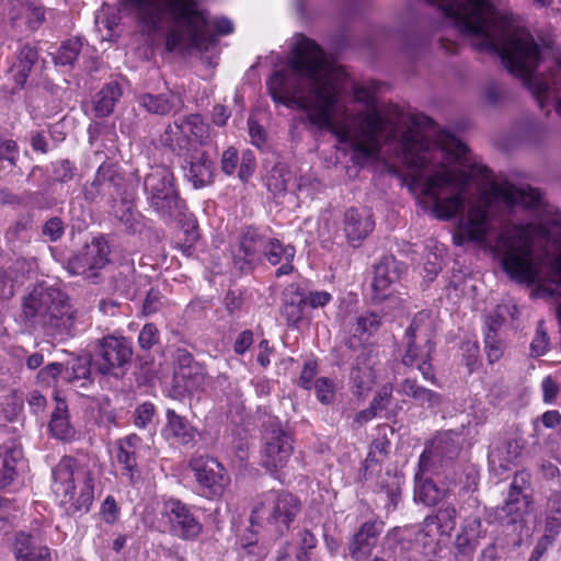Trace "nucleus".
I'll list each match as a JSON object with an SVG mask.
<instances>
[{"mask_svg": "<svg viewBox=\"0 0 561 561\" xmlns=\"http://www.w3.org/2000/svg\"><path fill=\"white\" fill-rule=\"evenodd\" d=\"M518 438H506L494 446L489 453V467L496 474L512 469L523 450Z\"/></svg>", "mask_w": 561, "mask_h": 561, "instance_id": "obj_20", "label": "nucleus"}, {"mask_svg": "<svg viewBox=\"0 0 561 561\" xmlns=\"http://www.w3.org/2000/svg\"><path fill=\"white\" fill-rule=\"evenodd\" d=\"M317 399L323 404H330L335 397V387L332 380L327 377L318 378L314 381Z\"/></svg>", "mask_w": 561, "mask_h": 561, "instance_id": "obj_46", "label": "nucleus"}, {"mask_svg": "<svg viewBox=\"0 0 561 561\" xmlns=\"http://www.w3.org/2000/svg\"><path fill=\"white\" fill-rule=\"evenodd\" d=\"M350 382L353 392L357 396H363L370 391L375 383V373L371 364L367 363L364 353L357 356L355 365L352 367L350 374Z\"/></svg>", "mask_w": 561, "mask_h": 561, "instance_id": "obj_25", "label": "nucleus"}, {"mask_svg": "<svg viewBox=\"0 0 561 561\" xmlns=\"http://www.w3.org/2000/svg\"><path fill=\"white\" fill-rule=\"evenodd\" d=\"M19 157V147L14 140L0 137V160L14 164Z\"/></svg>", "mask_w": 561, "mask_h": 561, "instance_id": "obj_58", "label": "nucleus"}, {"mask_svg": "<svg viewBox=\"0 0 561 561\" xmlns=\"http://www.w3.org/2000/svg\"><path fill=\"white\" fill-rule=\"evenodd\" d=\"M546 531L558 535L561 530V492L550 495L546 505Z\"/></svg>", "mask_w": 561, "mask_h": 561, "instance_id": "obj_36", "label": "nucleus"}, {"mask_svg": "<svg viewBox=\"0 0 561 561\" xmlns=\"http://www.w3.org/2000/svg\"><path fill=\"white\" fill-rule=\"evenodd\" d=\"M371 215L365 209L350 208L344 214V232L347 241L357 247L374 229Z\"/></svg>", "mask_w": 561, "mask_h": 561, "instance_id": "obj_22", "label": "nucleus"}, {"mask_svg": "<svg viewBox=\"0 0 561 561\" xmlns=\"http://www.w3.org/2000/svg\"><path fill=\"white\" fill-rule=\"evenodd\" d=\"M345 76L313 41L299 35L287 68L275 71L266 85L275 103L300 110L311 126L332 133L339 142L350 145L364 158L376 157L382 142L399 141L411 188L428 199L437 219L458 216L453 236L456 245L485 244L497 217L518 209L527 213L529 222L504 229L494 252L506 274L518 283L561 284V214L538 190L492 183L468 199L470 183L488 180L491 172L469 157L467 146L450 134L442 135L438 145L432 146L414 127L427 117L421 121L397 107L385 117L366 88L354 92L355 100L366 108L352 114L342 101Z\"/></svg>", "mask_w": 561, "mask_h": 561, "instance_id": "obj_1", "label": "nucleus"}, {"mask_svg": "<svg viewBox=\"0 0 561 561\" xmlns=\"http://www.w3.org/2000/svg\"><path fill=\"white\" fill-rule=\"evenodd\" d=\"M318 540L316 536L308 529H302L298 533L297 546L298 552L296 553L297 561H311L309 552L317 547Z\"/></svg>", "mask_w": 561, "mask_h": 561, "instance_id": "obj_43", "label": "nucleus"}, {"mask_svg": "<svg viewBox=\"0 0 561 561\" xmlns=\"http://www.w3.org/2000/svg\"><path fill=\"white\" fill-rule=\"evenodd\" d=\"M447 437H440L433 442L432 447L425 448L419 460V470L415 473L414 500L426 506L436 505L447 494V489L439 488L425 477L430 470L431 461L444 454V445L447 444Z\"/></svg>", "mask_w": 561, "mask_h": 561, "instance_id": "obj_9", "label": "nucleus"}, {"mask_svg": "<svg viewBox=\"0 0 561 561\" xmlns=\"http://www.w3.org/2000/svg\"><path fill=\"white\" fill-rule=\"evenodd\" d=\"M262 463L270 471L284 468L290 459L294 447L290 434L278 423H271L265 430Z\"/></svg>", "mask_w": 561, "mask_h": 561, "instance_id": "obj_10", "label": "nucleus"}, {"mask_svg": "<svg viewBox=\"0 0 561 561\" xmlns=\"http://www.w3.org/2000/svg\"><path fill=\"white\" fill-rule=\"evenodd\" d=\"M194 477L206 497H219L230 483L224 466L213 457H197L191 461Z\"/></svg>", "mask_w": 561, "mask_h": 561, "instance_id": "obj_11", "label": "nucleus"}, {"mask_svg": "<svg viewBox=\"0 0 561 561\" xmlns=\"http://www.w3.org/2000/svg\"><path fill=\"white\" fill-rule=\"evenodd\" d=\"M43 234L50 241H57L64 234L62 221L57 217L47 220L43 227Z\"/></svg>", "mask_w": 561, "mask_h": 561, "instance_id": "obj_59", "label": "nucleus"}, {"mask_svg": "<svg viewBox=\"0 0 561 561\" xmlns=\"http://www.w3.org/2000/svg\"><path fill=\"white\" fill-rule=\"evenodd\" d=\"M255 168L254 156L251 151H247L242 154V160L239 167L238 176L241 181H247L253 173Z\"/></svg>", "mask_w": 561, "mask_h": 561, "instance_id": "obj_62", "label": "nucleus"}, {"mask_svg": "<svg viewBox=\"0 0 561 561\" xmlns=\"http://www.w3.org/2000/svg\"><path fill=\"white\" fill-rule=\"evenodd\" d=\"M49 428L54 437L61 440H70L76 431L69 421L68 407L65 401L58 400L51 414Z\"/></svg>", "mask_w": 561, "mask_h": 561, "instance_id": "obj_29", "label": "nucleus"}, {"mask_svg": "<svg viewBox=\"0 0 561 561\" xmlns=\"http://www.w3.org/2000/svg\"><path fill=\"white\" fill-rule=\"evenodd\" d=\"M15 561H51V551L37 537L19 531L12 547Z\"/></svg>", "mask_w": 561, "mask_h": 561, "instance_id": "obj_19", "label": "nucleus"}, {"mask_svg": "<svg viewBox=\"0 0 561 561\" xmlns=\"http://www.w3.org/2000/svg\"><path fill=\"white\" fill-rule=\"evenodd\" d=\"M382 531V524L377 522H366L352 536L347 545V550L354 561H364L367 559Z\"/></svg>", "mask_w": 561, "mask_h": 561, "instance_id": "obj_18", "label": "nucleus"}, {"mask_svg": "<svg viewBox=\"0 0 561 561\" xmlns=\"http://www.w3.org/2000/svg\"><path fill=\"white\" fill-rule=\"evenodd\" d=\"M133 355L130 342L123 336L107 335L100 341L98 370L107 375L129 363Z\"/></svg>", "mask_w": 561, "mask_h": 561, "instance_id": "obj_14", "label": "nucleus"}, {"mask_svg": "<svg viewBox=\"0 0 561 561\" xmlns=\"http://www.w3.org/2000/svg\"><path fill=\"white\" fill-rule=\"evenodd\" d=\"M271 239L256 229L248 228L241 234L239 251L234 257L243 260L249 265L260 262Z\"/></svg>", "mask_w": 561, "mask_h": 561, "instance_id": "obj_23", "label": "nucleus"}, {"mask_svg": "<svg viewBox=\"0 0 561 561\" xmlns=\"http://www.w3.org/2000/svg\"><path fill=\"white\" fill-rule=\"evenodd\" d=\"M300 511L299 500L290 493L270 491L262 494L255 502L251 516V527L264 524L276 534L283 535Z\"/></svg>", "mask_w": 561, "mask_h": 561, "instance_id": "obj_6", "label": "nucleus"}, {"mask_svg": "<svg viewBox=\"0 0 561 561\" xmlns=\"http://www.w3.org/2000/svg\"><path fill=\"white\" fill-rule=\"evenodd\" d=\"M138 103L147 112L157 115H167L175 106V96L171 92L161 94L144 93L138 96Z\"/></svg>", "mask_w": 561, "mask_h": 561, "instance_id": "obj_33", "label": "nucleus"}, {"mask_svg": "<svg viewBox=\"0 0 561 561\" xmlns=\"http://www.w3.org/2000/svg\"><path fill=\"white\" fill-rule=\"evenodd\" d=\"M403 273V265L393 256H386L375 266L371 283L373 299L382 301L391 295V285L398 282Z\"/></svg>", "mask_w": 561, "mask_h": 561, "instance_id": "obj_15", "label": "nucleus"}, {"mask_svg": "<svg viewBox=\"0 0 561 561\" xmlns=\"http://www.w3.org/2000/svg\"><path fill=\"white\" fill-rule=\"evenodd\" d=\"M485 535L486 529L482 526L479 516L465 518L454 541L456 559L460 557L471 559L480 543V539L484 538Z\"/></svg>", "mask_w": 561, "mask_h": 561, "instance_id": "obj_16", "label": "nucleus"}, {"mask_svg": "<svg viewBox=\"0 0 561 561\" xmlns=\"http://www.w3.org/2000/svg\"><path fill=\"white\" fill-rule=\"evenodd\" d=\"M149 207L164 221H173L183 216L185 204L180 198L174 176L167 165L150 167L142 182Z\"/></svg>", "mask_w": 561, "mask_h": 561, "instance_id": "obj_5", "label": "nucleus"}, {"mask_svg": "<svg viewBox=\"0 0 561 561\" xmlns=\"http://www.w3.org/2000/svg\"><path fill=\"white\" fill-rule=\"evenodd\" d=\"M549 337L547 335L543 321H539L536 334L530 344V352L534 356H541L549 350Z\"/></svg>", "mask_w": 561, "mask_h": 561, "instance_id": "obj_47", "label": "nucleus"}, {"mask_svg": "<svg viewBox=\"0 0 561 561\" xmlns=\"http://www.w3.org/2000/svg\"><path fill=\"white\" fill-rule=\"evenodd\" d=\"M51 490L68 516L87 514L94 501V473L75 458L65 456L51 470Z\"/></svg>", "mask_w": 561, "mask_h": 561, "instance_id": "obj_4", "label": "nucleus"}, {"mask_svg": "<svg viewBox=\"0 0 561 561\" xmlns=\"http://www.w3.org/2000/svg\"><path fill=\"white\" fill-rule=\"evenodd\" d=\"M162 514L168 519L170 531L179 538L195 539L202 531V524L188 505L178 499L164 501Z\"/></svg>", "mask_w": 561, "mask_h": 561, "instance_id": "obj_12", "label": "nucleus"}, {"mask_svg": "<svg viewBox=\"0 0 561 561\" xmlns=\"http://www.w3.org/2000/svg\"><path fill=\"white\" fill-rule=\"evenodd\" d=\"M407 352L402 358L405 366L416 367L426 380H433L431 357L434 352L432 322L427 312H419L405 332Z\"/></svg>", "mask_w": 561, "mask_h": 561, "instance_id": "obj_8", "label": "nucleus"}, {"mask_svg": "<svg viewBox=\"0 0 561 561\" xmlns=\"http://www.w3.org/2000/svg\"><path fill=\"white\" fill-rule=\"evenodd\" d=\"M528 481V474L526 472L516 473L511 484V491L504 505L499 511V517H507V524H514L522 518L528 501L525 496H522L523 486Z\"/></svg>", "mask_w": 561, "mask_h": 561, "instance_id": "obj_21", "label": "nucleus"}, {"mask_svg": "<svg viewBox=\"0 0 561 561\" xmlns=\"http://www.w3.org/2000/svg\"><path fill=\"white\" fill-rule=\"evenodd\" d=\"M168 423L163 430L164 436L175 438L179 443L188 444L195 439V430L190 423L173 410L167 411Z\"/></svg>", "mask_w": 561, "mask_h": 561, "instance_id": "obj_30", "label": "nucleus"}, {"mask_svg": "<svg viewBox=\"0 0 561 561\" xmlns=\"http://www.w3.org/2000/svg\"><path fill=\"white\" fill-rule=\"evenodd\" d=\"M59 376L65 379V365L50 363L38 371L37 378L46 385H51L57 381Z\"/></svg>", "mask_w": 561, "mask_h": 561, "instance_id": "obj_48", "label": "nucleus"}, {"mask_svg": "<svg viewBox=\"0 0 561 561\" xmlns=\"http://www.w3.org/2000/svg\"><path fill=\"white\" fill-rule=\"evenodd\" d=\"M22 457V449L15 444L0 446V489L13 482L16 477L18 462Z\"/></svg>", "mask_w": 561, "mask_h": 561, "instance_id": "obj_26", "label": "nucleus"}, {"mask_svg": "<svg viewBox=\"0 0 561 561\" xmlns=\"http://www.w3.org/2000/svg\"><path fill=\"white\" fill-rule=\"evenodd\" d=\"M90 374L91 357L89 355L75 357L65 365V380L67 381L88 379Z\"/></svg>", "mask_w": 561, "mask_h": 561, "instance_id": "obj_38", "label": "nucleus"}, {"mask_svg": "<svg viewBox=\"0 0 561 561\" xmlns=\"http://www.w3.org/2000/svg\"><path fill=\"white\" fill-rule=\"evenodd\" d=\"M317 375V364L313 362H307L304 365L299 377V385L309 390L314 386L313 379Z\"/></svg>", "mask_w": 561, "mask_h": 561, "instance_id": "obj_61", "label": "nucleus"}, {"mask_svg": "<svg viewBox=\"0 0 561 561\" xmlns=\"http://www.w3.org/2000/svg\"><path fill=\"white\" fill-rule=\"evenodd\" d=\"M457 511L453 505L442 506L435 515L424 519L423 530L427 536H449L456 526Z\"/></svg>", "mask_w": 561, "mask_h": 561, "instance_id": "obj_24", "label": "nucleus"}, {"mask_svg": "<svg viewBox=\"0 0 561 561\" xmlns=\"http://www.w3.org/2000/svg\"><path fill=\"white\" fill-rule=\"evenodd\" d=\"M266 186L273 194L294 193V176L287 164L276 163L266 175Z\"/></svg>", "mask_w": 561, "mask_h": 561, "instance_id": "obj_31", "label": "nucleus"}, {"mask_svg": "<svg viewBox=\"0 0 561 561\" xmlns=\"http://www.w3.org/2000/svg\"><path fill=\"white\" fill-rule=\"evenodd\" d=\"M162 299L159 290L150 289L144 301V313L148 316L157 312L163 305Z\"/></svg>", "mask_w": 561, "mask_h": 561, "instance_id": "obj_60", "label": "nucleus"}, {"mask_svg": "<svg viewBox=\"0 0 561 561\" xmlns=\"http://www.w3.org/2000/svg\"><path fill=\"white\" fill-rule=\"evenodd\" d=\"M159 342V331L152 323H147L138 335V344L142 350H150Z\"/></svg>", "mask_w": 561, "mask_h": 561, "instance_id": "obj_50", "label": "nucleus"}, {"mask_svg": "<svg viewBox=\"0 0 561 561\" xmlns=\"http://www.w3.org/2000/svg\"><path fill=\"white\" fill-rule=\"evenodd\" d=\"M101 515L105 523L114 524L119 517V507L113 496L108 495L101 507Z\"/></svg>", "mask_w": 561, "mask_h": 561, "instance_id": "obj_56", "label": "nucleus"}, {"mask_svg": "<svg viewBox=\"0 0 561 561\" xmlns=\"http://www.w3.org/2000/svg\"><path fill=\"white\" fill-rule=\"evenodd\" d=\"M115 215L127 231L131 233L140 232L142 228L141 215L131 203L122 201L115 210Z\"/></svg>", "mask_w": 561, "mask_h": 561, "instance_id": "obj_37", "label": "nucleus"}, {"mask_svg": "<svg viewBox=\"0 0 561 561\" xmlns=\"http://www.w3.org/2000/svg\"><path fill=\"white\" fill-rule=\"evenodd\" d=\"M108 254L107 242L103 239H94L69 261V271L71 274L88 278L95 277L96 272L110 262Z\"/></svg>", "mask_w": 561, "mask_h": 561, "instance_id": "obj_13", "label": "nucleus"}, {"mask_svg": "<svg viewBox=\"0 0 561 561\" xmlns=\"http://www.w3.org/2000/svg\"><path fill=\"white\" fill-rule=\"evenodd\" d=\"M139 442L140 438L133 434L121 439L117 445L116 460L130 477L137 467L136 448Z\"/></svg>", "mask_w": 561, "mask_h": 561, "instance_id": "obj_34", "label": "nucleus"}, {"mask_svg": "<svg viewBox=\"0 0 561 561\" xmlns=\"http://www.w3.org/2000/svg\"><path fill=\"white\" fill-rule=\"evenodd\" d=\"M211 141L210 127L201 114H190L168 125L161 142L178 156L197 150Z\"/></svg>", "mask_w": 561, "mask_h": 561, "instance_id": "obj_7", "label": "nucleus"}, {"mask_svg": "<svg viewBox=\"0 0 561 561\" xmlns=\"http://www.w3.org/2000/svg\"><path fill=\"white\" fill-rule=\"evenodd\" d=\"M154 416V407L152 403L145 402L140 404L135 412V424L138 427H146L152 422Z\"/></svg>", "mask_w": 561, "mask_h": 561, "instance_id": "obj_55", "label": "nucleus"}, {"mask_svg": "<svg viewBox=\"0 0 561 561\" xmlns=\"http://www.w3.org/2000/svg\"><path fill=\"white\" fill-rule=\"evenodd\" d=\"M82 41L80 38H72L64 42L54 55V61L60 66H72L77 60L81 49Z\"/></svg>", "mask_w": 561, "mask_h": 561, "instance_id": "obj_39", "label": "nucleus"}, {"mask_svg": "<svg viewBox=\"0 0 561 561\" xmlns=\"http://www.w3.org/2000/svg\"><path fill=\"white\" fill-rule=\"evenodd\" d=\"M176 377L184 381L186 390L195 391L205 385L206 373L203 366L194 362L190 355H185L176 371Z\"/></svg>", "mask_w": 561, "mask_h": 561, "instance_id": "obj_28", "label": "nucleus"}, {"mask_svg": "<svg viewBox=\"0 0 561 561\" xmlns=\"http://www.w3.org/2000/svg\"><path fill=\"white\" fill-rule=\"evenodd\" d=\"M36 60L37 50L34 47L23 45L20 48L16 60L10 69V73L19 87H22L26 82Z\"/></svg>", "mask_w": 561, "mask_h": 561, "instance_id": "obj_32", "label": "nucleus"}, {"mask_svg": "<svg viewBox=\"0 0 561 561\" xmlns=\"http://www.w3.org/2000/svg\"><path fill=\"white\" fill-rule=\"evenodd\" d=\"M30 221L27 218H19L5 233L8 241L13 242L16 240H24L27 237Z\"/></svg>", "mask_w": 561, "mask_h": 561, "instance_id": "obj_54", "label": "nucleus"}, {"mask_svg": "<svg viewBox=\"0 0 561 561\" xmlns=\"http://www.w3.org/2000/svg\"><path fill=\"white\" fill-rule=\"evenodd\" d=\"M124 11L133 14L149 36L161 28V22L173 23L167 34L168 51L204 50L215 45L216 35L233 32V23L225 18L208 20L195 0H119Z\"/></svg>", "mask_w": 561, "mask_h": 561, "instance_id": "obj_2", "label": "nucleus"}, {"mask_svg": "<svg viewBox=\"0 0 561 561\" xmlns=\"http://www.w3.org/2000/svg\"><path fill=\"white\" fill-rule=\"evenodd\" d=\"M185 156L184 175L195 188L205 187L214 181V163L206 151L193 150Z\"/></svg>", "mask_w": 561, "mask_h": 561, "instance_id": "obj_17", "label": "nucleus"}, {"mask_svg": "<svg viewBox=\"0 0 561 561\" xmlns=\"http://www.w3.org/2000/svg\"><path fill=\"white\" fill-rule=\"evenodd\" d=\"M381 324V318L375 312H366L359 316L352 328L354 337H357L360 342L364 335H371L379 329Z\"/></svg>", "mask_w": 561, "mask_h": 561, "instance_id": "obj_40", "label": "nucleus"}, {"mask_svg": "<svg viewBox=\"0 0 561 561\" xmlns=\"http://www.w3.org/2000/svg\"><path fill=\"white\" fill-rule=\"evenodd\" d=\"M239 157L238 151L233 147H229L221 154L220 168L227 175H232L238 167Z\"/></svg>", "mask_w": 561, "mask_h": 561, "instance_id": "obj_52", "label": "nucleus"}, {"mask_svg": "<svg viewBox=\"0 0 561 561\" xmlns=\"http://www.w3.org/2000/svg\"><path fill=\"white\" fill-rule=\"evenodd\" d=\"M484 348L490 363L497 362L503 354L501 341L493 332L484 333Z\"/></svg>", "mask_w": 561, "mask_h": 561, "instance_id": "obj_49", "label": "nucleus"}, {"mask_svg": "<svg viewBox=\"0 0 561 561\" xmlns=\"http://www.w3.org/2000/svg\"><path fill=\"white\" fill-rule=\"evenodd\" d=\"M22 317L34 330L53 337L73 336L82 317L67 296L54 287L36 286L22 301Z\"/></svg>", "mask_w": 561, "mask_h": 561, "instance_id": "obj_3", "label": "nucleus"}, {"mask_svg": "<svg viewBox=\"0 0 561 561\" xmlns=\"http://www.w3.org/2000/svg\"><path fill=\"white\" fill-rule=\"evenodd\" d=\"M397 391L411 397L419 405L426 407L428 409L435 408L440 403V396L437 392L420 386L416 380L412 378H405L402 380L399 383Z\"/></svg>", "mask_w": 561, "mask_h": 561, "instance_id": "obj_27", "label": "nucleus"}, {"mask_svg": "<svg viewBox=\"0 0 561 561\" xmlns=\"http://www.w3.org/2000/svg\"><path fill=\"white\" fill-rule=\"evenodd\" d=\"M111 164H101L96 171L94 180L84 190L85 198L94 201L100 195H106L104 184L106 180H111Z\"/></svg>", "mask_w": 561, "mask_h": 561, "instance_id": "obj_42", "label": "nucleus"}, {"mask_svg": "<svg viewBox=\"0 0 561 561\" xmlns=\"http://www.w3.org/2000/svg\"><path fill=\"white\" fill-rule=\"evenodd\" d=\"M331 298V294L325 290L310 291L306 296L300 294V301L304 302L305 307L309 306L312 309L324 307Z\"/></svg>", "mask_w": 561, "mask_h": 561, "instance_id": "obj_51", "label": "nucleus"}, {"mask_svg": "<svg viewBox=\"0 0 561 561\" xmlns=\"http://www.w3.org/2000/svg\"><path fill=\"white\" fill-rule=\"evenodd\" d=\"M393 387L391 383L383 385L370 402L373 409L381 411L386 409L392 397Z\"/></svg>", "mask_w": 561, "mask_h": 561, "instance_id": "obj_57", "label": "nucleus"}, {"mask_svg": "<svg viewBox=\"0 0 561 561\" xmlns=\"http://www.w3.org/2000/svg\"><path fill=\"white\" fill-rule=\"evenodd\" d=\"M122 92L116 83L105 85L101 91L95 94L94 110L99 117L108 116L115 106L116 101L119 99Z\"/></svg>", "mask_w": 561, "mask_h": 561, "instance_id": "obj_35", "label": "nucleus"}, {"mask_svg": "<svg viewBox=\"0 0 561 561\" xmlns=\"http://www.w3.org/2000/svg\"><path fill=\"white\" fill-rule=\"evenodd\" d=\"M53 174L60 182H69L75 176V167L69 160H60L54 163Z\"/></svg>", "mask_w": 561, "mask_h": 561, "instance_id": "obj_53", "label": "nucleus"}, {"mask_svg": "<svg viewBox=\"0 0 561 561\" xmlns=\"http://www.w3.org/2000/svg\"><path fill=\"white\" fill-rule=\"evenodd\" d=\"M111 180H106L104 187L106 190V195L114 197L115 195L121 194V186L124 179L113 165H111Z\"/></svg>", "mask_w": 561, "mask_h": 561, "instance_id": "obj_63", "label": "nucleus"}, {"mask_svg": "<svg viewBox=\"0 0 561 561\" xmlns=\"http://www.w3.org/2000/svg\"><path fill=\"white\" fill-rule=\"evenodd\" d=\"M25 1V3H22L21 14L25 16L28 27L31 30H36L44 21V8L33 2H28V0Z\"/></svg>", "mask_w": 561, "mask_h": 561, "instance_id": "obj_45", "label": "nucleus"}, {"mask_svg": "<svg viewBox=\"0 0 561 561\" xmlns=\"http://www.w3.org/2000/svg\"><path fill=\"white\" fill-rule=\"evenodd\" d=\"M305 305L300 301V294L297 293L289 301L285 300L282 307V314L289 325H296L302 317Z\"/></svg>", "mask_w": 561, "mask_h": 561, "instance_id": "obj_44", "label": "nucleus"}, {"mask_svg": "<svg viewBox=\"0 0 561 561\" xmlns=\"http://www.w3.org/2000/svg\"><path fill=\"white\" fill-rule=\"evenodd\" d=\"M95 25L101 31L102 27L106 30V35H103L104 39H111L113 36L114 27L117 25L115 18H110L104 11L100 12L95 16Z\"/></svg>", "mask_w": 561, "mask_h": 561, "instance_id": "obj_64", "label": "nucleus"}, {"mask_svg": "<svg viewBox=\"0 0 561 561\" xmlns=\"http://www.w3.org/2000/svg\"><path fill=\"white\" fill-rule=\"evenodd\" d=\"M295 248L293 245H284L277 239H271L263 256L272 264L276 265L284 261H293L295 257Z\"/></svg>", "mask_w": 561, "mask_h": 561, "instance_id": "obj_41", "label": "nucleus"}]
</instances>
